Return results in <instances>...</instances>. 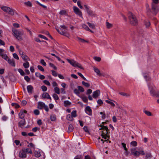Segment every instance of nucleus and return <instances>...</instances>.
Instances as JSON below:
<instances>
[{
	"mask_svg": "<svg viewBox=\"0 0 159 159\" xmlns=\"http://www.w3.org/2000/svg\"><path fill=\"white\" fill-rule=\"evenodd\" d=\"M38 69L42 71H44V70L43 69V67L41 66H40V65H38Z\"/></svg>",
	"mask_w": 159,
	"mask_h": 159,
	"instance_id": "nucleus-56",
	"label": "nucleus"
},
{
	"mask_svg": "<svg viewBox=\"0 0 159 159\" xmlns=\"http://www.w3.org/2000/svg\"><path fill=\"white\" fill-rule=\"evenodd\" d=\"M25 4L26 5L30 7H32V3H31V2L30 1H28L27 2H25Z\"/></svg>",
	"mask_w": 159,
	"mask_h": 159,
	"instance_id": "nucleus-47",
	"label": "nucleus"
},
{
	"mask_svg": "<svg viewBox=\"0 0 159 159\" xmlns=\"http://www.w3.org/2000/svg\"><path fill=\"white\" fill-rule=\"evenodd\" d=\"M12 106H14L16 108H18L20 107V105L18 104L15 103H12L11 104Z\"/></svg>",
	"mask_w": 159,
	"mask_h": 159,
	"instance_id": "nucleus-34",
	"label": "nucleus"
},
{
	"mask_svg": "<svg viewBox=\"0 0 159 159\" xmlns=\"http://www.w3.org/2000/svg\"><path fill=\"white\" fill-rule=\"evenodd\" d=\"M39 37L40 38L44 39L46 40H48V38L46 37L42 34L39 35Z\"/></svg>",
	"mask_w": 159,
	"mask_h": 159,
	"instance_id": "nucleus-57",
	"label": "nucleus"
},
{
	"mask_svg": "<svg viewBox=\"0 0 159 159\" xmlns=\"http://www.w3.org/2000/svg\"><path fill=\"white\" fill-rule=\"evenodd\" d=\"M24 79L28 82H29L30 80V78L28 76H25Z\"/></svg>",
	"mask_w": 159,
	"mask_h": 159,
	"instance_id": "nucleus-50",
	"label": "nucleus"
},
{
	"mask_svg": "<svg viewBox=\"0 0 159 159\" xmlns=\"http://www.w3.org/2000/svg\"><path fill=\"white\" fill-rule=\"evenodd\" d=\"M82 27L83 28H84V29H85V30H86L87 31L89 30V28L88 27L87 25H86L85 24H82Z\"/></svg>",
	"mask_w": 159,
	"mask_h": 159,
	"instance_id": "nucleus-46",
	"label": "nucleus"
},
{
	"mask_svg": "<svg viewBox=\"0 0 159 159\" xmlns=\"http://www.w3.org/2000/svg\"><path fill=\"white\" fill-rule=\"evenodd\" d=\"M18 72L20 73L21 75L22 76L24 75L25 74V73L24 71L23 70L21 69H19L18 70Z\"/></svg>",
	"mask_w": 159,
	"mask_h": 159,
	"instance_id": "nucleus-40",
	"label": "nucleus"
},
{
	"mask_svg": "<svg viewBox=\"0 0 159 159\" xmlns=\"http://www.w3.org/2000/svg\"><path fill=\"white\" fill-rule=\"evenodd\" d=\"M85 112L88 115L91 116L92 114V110L90 107L89 106L86 107L85 109Z\"/></svg>",
	"mask_w": 159,
	"mask_h": 159,
	"instance_id": "nucleus-13",
	"label": "nucleus"
},
{
	"mask_svg": "<svg viewBox=\"0 0 159 159\" xmlns=\"http://www.w3.org/2000/svg\"><path fill=\"white\" fill-rule=\"evenodd\" d=\"M34 113L35 115H38L39 114V111L38 110L35 109L34 111Z\"/></svg>",
	"mask_w": 159,
	"mask_h": 159,
	"instance_id": "nucleus-61",
	"label": "nucleus"
},
{
	"mask_svg": "<svg viewBox=\"0 0 159 159\" xmlns=\"http://www.w3.org/2000/svg\"><path fill=\"white\" fill-rule=\"evenodd\" d=\"M50 119L52 121H54L56 120V117L55 115H52L50 116Z\"/></svg>",
	"mask_w": 159,
	"mask_h": 159,
	"instance_id": "nucleus-45",
	"label": "nucleus"
},
{
	"mask_svg": "<svg viewBox=\"0 0 159 159\" xmlns=\"http://www.w3.org/2000/svg\"><path fill=\"white\" fill-rule=\"evenodd\" d=\"M33 89L34 88L31 85H28L27 87V89L28 92L30 94L32 93Z\"/></svg>",
	"mask_w": 159,
	"mask_h": 159,
	"instance_id": "nucleus-17",
	"label": "nucleus"
},
{
	"mask_svg": "<svg viewBox=\"0 0 159 159\" xmlns=\"http://www.w3.org/2000/svg\"><path fill=\"white\" fill-rule=\"evenodd\" d=\"M130 144L131 145L135 147L137 145V143L135 141H133L130 143Z\"/></svg>",
	"mask_w": 159,
	"mask_h": 159,
	"instance_id": "nucleus-49",
	"label": "nucleus"
},
{
	"mask_svg": "<svg viewBox=\"0 0 159 159\" xmlns=\"http://www.w3.org/2000/svg\"><path fill=\"white\" fill-rule=\"evenodd\" d=\"M129 19L130 23L133 25H136L138 23V20L134 15L131 12L128 14Z\"/></svg>",
	"mask_w": 159,
	"mask_h": 159,
	"instance_id": "nucleus-3",
	"label": "nucleus"
},
{
	"mask_svg": "<svg viewBox=\"0 0 159 159\" xmlns=\"http://www.w3.org/2000/svg\"><path fill=\"white\" fill-rule=\"evenodd\" d=\"M77 39H78V41H80V42H82V43H84V42H88V41H86L84 39H82L80 38L79 37H77Z\"/></svg>",
	"mask_w": 159,
	"mask_h": 159,
	"instance_id": "nucleus-36",
	"label": "nucleus"
},
{
	"mask_svg": "<svg viewBox=\"0 0 159 159\" xmlns=\"http://www.w3.org/2000/svg\"><path fill=\"white\" fill-rule=\"evenodd\" d=\"M60 27V30L61 31V34L65 36L69 37L70 35L67 32V27L64 25H61Z\"/></svg>",
	"mask_w": 159,
	"mask_h": 159,
	"instance_id": "nucleus-5",
	"label": "nucleus"
},
{
	"mask_svg": "<svg viewBox=\"0 0 159 159\" xmlns=\"http://www.w3.org/2000/svg\"><path fill=\"white\" fill-rule=\"evenodd\" d=\"M77 88L80 92H83L84 91V89L82 86H78Z\"/></svg>",
	"mask_w": 159,
	"mask_h": 159,
	"instance_id": "nucleus-35",
	"label": "nucleus"
},
{
	"mask_svg": "<svg viewBox=\"0 0 159 159\" xmlns=\"http://www.w3.org/2000/svg\"><path fill=\"white\" fill-rule=\"evenodd\" d=\"M22 59L24 61H27L30 60V58L28 57L24 53L23 55L21 56Z\"/></svg>",
	"mask_w": 159,
	"mask_h": 159,
	"instance_id": "nucleus-24",
	"label": "nucleus"
},
{
	"mask_svg": "<svg viewBox=\"0 0 159 159\" xmlns=\"http://www.w3.org/2000/svg\"><path fill=\"white\" fill-rule=\"evenodd\" d=\"M12 32L13 35L18 40L20 41L22 40V36L23 34L22 31H19L16 29H13Z\"/></svg>",
	"mask_w": 159,
	"mask_h": 159,
	"instance_id": "nucleus-2",
	"label": "nucleus"
},
{
	"mask_svg": "<svg viewBox=\"0 0 159 159\" xmlns=\"http://www.w3.org/2000/svg\"><path fill=\"white\" fill-rule=\"evenodd\" d=\"M13 56L14 58L16 59L17 60H18L19 59V57L17 55L16 53H13Z\"/></svg>",
	"mask_w": 159,
	"mask_h": 159,
	"instance_id": "nucleus-53",
	"label": "nucleus"
},
{
	"mask_svg": "<svg viewBox=\"0 0 159 159\" xmlns=\"http://www.w3.org/2000/svg\"><path fill=\"white\" fill-rule=\"evenodd\" d=\"M101 128H100L99 129L103 130H105V132L104 133V134H109L110 133L109 132V130L108 129V128L107 126H104L103 125H101Z\"/></svg>",
	"mask_w": 159,
	"mask_h": 159,
	"instance_id": "nucleus-14",
	"label": "nucleus"
},
{
	"mask_svg": "<svg viewBox=\"0 0 159 159\" xmlns=\"http://www.w3.org/2000/svg\"><path fill=\"white\" fill-rule=\"evenodd\" d=\"M43 83L46 85L50 86V84L49 82L47 80H44L43 81Z\"/></svg>",
	"mask_w": 159,
	"mask_h": 159,
	"instance_id": "nucleus-63",
	"label": "nucleus"
},
{
	"mask_svg": "<svg viewBox=\"0 0 159 159\" xmlns=\"http://www.w3.org/2000/svg\"><path fill=\"white\" fill-rule=\"evenodd\" d=\"M40 63L43 66H46V64L43 59H41L40 61Z\"/></svg>",
	"mask_w": 159,
	"mask_h": 159,
	"instance_id": "nucleus-62",
	"label": "nucleus"
},
{
	"mask_svg": "<svg viewBox=\"0 0 159 159\" xmlns=\"http://www.w3.org/2000/svg\"><path fill=\"white\" fill-rule=\"evenodd\" d=\"M106 102L110 104L111 106L113 107H115V105L112 102L108 100H106Z\"/></svg>",
	"mask_w": 159,
	"mask_h": 159,
	"instance_id": "nucleus-48",
	"label": "nucleus"
},
{
	"mask_svg": "<svg viewBox=\"0 0 159 159\" xmlns=\"http://www.w3.org/2000/svg\"><path fill=\"white\" fill-rule=\"evenodd\" d=\"M148 85L150 94L152 96H155L159 98V92L157 93H156V88L153 85V84H149ZM157 102L159 104V99L157 100Z\"/></svg>",
	"mask_w": 159,
	"mask_h": 159,
	"instance_id": "nucleus-1",
	"label": "nucleus"
},
{
	"mask_svg": "<svg viewBox=\"0 0 159 159\" xmlns=\"http://www.w3.org/2000/svg\"><path fill=\"white\" fill-rule=\"evenodd\" d=\"M1 8L2 10L4 11V12L7 13L8 10L10 9V7H7L6 6H3L1 7Z\"/></svg>",
	"mask_w": 159,
	"mask_h": 159,
	"instance_id": "nucleus-23",
	"label": "nucleus"
},
{
	"mask_svg": "<svg viewBox=\"0 0 159 159\" xmlns=\"http://www.w3.org/2000/svg\"><path fill=\"white\" fill-rule=\"evenodd\" d=\"M52 97L54 98V99L56 100H58L59 99V98L58 96L55 93H54L53 94Z\"/></svg>",
	"mask_w": 159,
	"mask_h": 159,
	"instance_id": "nucleus-44",
	"label": "nucleus"
},
{
	"mask_svg": "<svg viewBox=\"0 0 159 159\" xmlns=\"http://www.w3.org/2000/svg\"><path fill=\"white\" fill-rule=\"evenodd\" d=\"M54 89L55 93L58 94H60V89L58 87H55Z\"/></svg>",
	"mask_w": 159,
	"mask_h": 159,
	"instance_id": "nucleus-39",
	"label": "nucleus"
},
{
	"mask_svg": "<svg viewBox=\"0 0 159 159\" xmlns=\"http://www.w3.org/2000/svg\"><path fill=\"white\" fill-rule=\"evenodd\" d=\"M49 65L50 67H52L55 70H57V67L55 66L53 64L50 63H49Z\"/></svg>",
	"mask_w": 159,
	"mask_h": 159,
	"instance_id": "nucleus-52",
	"label": "nucleus"
},
{
	"mask_svg": "<svg viewBox=\"0 0 159 159\" xmlns=\"http://www.w3.org/2000/svg\"><path fill=\"white\" fill-rule=\"evenodd\" d=\"M83 157L82 155H78L75 157L74 159H82Z\"/></svg>",
	"mask_w": 159,
	"mask_h": 159,
	"instance_id": "nucleus-54",
	"label": "nucleus"
},
{
	"mask_svg": "<svg viewBox=\"0 0 159 159\" xmlns=\"http://www.w3.org/2000/svg\"><path fill=\"white\" fill-rule=\"evenodd\" d=\"M77 4L78 6L81 9L83 8V7L81 5V2L80 1L77 2Z\"/></svg>",
	"mask_w": 159,
	"mask_h": 159,
	"instance_id": "nucleus-59",
	"label": "nucleus"
},
{
	"mask_svg": "<svg viewBox=\"0 0 159 159\" xmlns=\"http://www.w3.org/2000/svg\"><path fill=\"white\" fill-rule=\"evenodd\" d=\"M1 56L2 57L5 59L6 61L11 66H15V63L13 59H11L10 58L8 57L7 55L6 54H3L1 55Z\"/></svg>",
	"mask_w": 159,
	"mask_h": 159,
	"instance_id": "nucleus-4",
	"label": "nucleus"
},
{
	"mask_svg": "<svg viewBox=\"0 0 159 159\" xmlns=\"http://www.w3.org/2000/svg\"><path fill=\"white\" fill-rule=\"evenodd\" d=\"M41 88L43 91H46L47 90V87L44 85L42 86L41 87Z\"/></svg>",
	"mask_w": 159,
	"mask_h": 159,
	"instance_id": "nucleus-58",
	"label": "nucleus"
},
{
	"mask_svg": "<svg viewBox=\"0 0 159 159\" xmlns=\"http://www.w3.org/2000/svg\"><path fill=\"white\" fill-rule=\"evenodd\" d=\"M146 158H151L152 157V155L150 153H147L146 154Z\"/></svg>",
	"mask_w": 159,
	"mask_h": 159,
	"instance_id": "nucleus-51",
	"label": "nucleus"
},
{
	"mask_svg": "<svg viewBox=\"0 0 159 159\" xmlns=\"http://www.w3.org/2000/svg\"><path fill=\"white\" fill-rule=\"evenodd\" d=\"M23 66L25 68H28L30 66V64L28 62L26 61L25 63H23Z\"/></svg>",
	"mask_w": 159,
	"mask_h": 159,
	"instance_id": "nucleus-31",
	"label": "nucleus"
},
{
	"mask_svg": "<svg viewBox=\"0 0 159 159\" xmlns=\"http://www.w3.org/2000/svg\"><path fill=\"white\" fill-rule=\"evenodd\" d=\"M83 101L85 103H87L88 102V99L87 97L84 96H82L81 97Z\"/></svg>",
	"mask_w": 159,
	"mask_h": 159,
	"instance_id": "nucleus-29",
	"label": "nucleus"
},
{
	"mask_svg": "<svg viewBox=\"0 0 159 159\" xmlns=\"http://www.w3.org/2000/svg\"><path fill=\"white\" fill-rule=\"evenodd\" d=\"M104 132L103 131L102 132V133L101 135L102 138L104 139H107V138L109 139L110 138V136L109 135H107L108 134H104Z\"/></svg>",
	"mask_w": 159,
	"mask_h": 159,
	"instance_id": "nucleus-21",
	"label": "nucleus"
},
{
	"mask_svg": "<svg viewBox=\"0 0 159 159\" xmlns=\"http://www.w3.org/2000/svg\"><path fill=\"white\" fill-rule=\"evenodd\" d=\"M15 11L10 8V9L8 10L7 13L11 16H13L14 14V12Z\"/></svg>",
	"mask_w": 159,
	"mask_h": 159,
	"instance_id": "nucleus-26",
	"label": "nucleus"
},
{
	"mask_svg": "<svg viewBox=\"0 0 159 159\" xmlns=\"http://www.w3.org/2000/svg\"><path fill=\"white\" fill-rule=\"evenodd\" d=\"M143 76L146 81H149L150 79V77L148 74L143 73Z\"/></svg>",
	"mask_w": 159,
	"mask_h": 159,
	"instance_id": "nucleus-27",
	"label": "nucleus"
},
{
	"mask_svg": "<svg viewBox=\"0 0 159 159\" xmlns=\"http://www.w3.org/2000/svg\"><path fill=\"white\" fill-rule=\"evenodd\" d=\"M34 154L35 156L36 157H39L41 156V154H40V152L39 151H35L34 152Z\"/></svg>",
	"mask_w": 159,
	"mask_h": 159,
	"instance_id": "nucleus-25",
	"label": "nucleus"
},
{
	"mask_svg": "<svg viewBox=\"0 0 159 159\" xmlns=\"http://www.w3.org/2000/svg\"><path fill=\"white\" fill-rule=\"evenodd\" d=\"M71 115L73 117H76L77 116L76 111L74 110L72 111L71 113Z\"/></svg>",
	"mask_w": 159,
	"mask_h": 159,
	"instance_id": "nucleus-33",
	"label": "nucleus"
},
{
	"mask_svg": "<svg viewBox=\"0 0 159 159\" xmlns=\"http://www.w3.org/2000/svg\"><path fill=\"white\" fill-rule=\"evenodd\" d=\"M144 113L148 116H152V114L151 113L148 111H144Z\"/></svg>",
	"mask_w": 159,
	"mask_h": 159,
	"instance_id": "nucleus-37",
	"label": "nucleus"
},
{
	"mask_svg": "<svg viewBox=\"0 0 159 159\" xmlns=\"http://www.w3.org/2000/svg\"><path fill=\"white\" fill-rule=\"evenodd\" d=\"M21 119L19 123V125L21 128H22L26 124V122L25 119Z\"/></svg>",
	"mask_w": 159,
	"mask_h": 159,
	"instance_id": "nucleus-16",
	"label": "nucleus"
},
{
	"mask_svg": "<svg viewBox=\"0 0 159 159\" xmlns=\"http://www.w3.org/2000/svg\"><path fill=\"white\" fill-rule=\"evenodd\" d=\"M74 129V127L72 124L69 125L68 127V132H70L72 131Z\"/></svg>",
	"mask_w": 159,
	"mask_h": 159,
	"instance_id": "nucleus-32",
	"label": "nucleus"
},
{
	"mask_svg": "<svg viewBox=\"0 0 159 159\" xmlns=\"http://www.w3.org/2000/svg\"><path fill=\"white\" fill-rule=\"evenodd\" d=\"M87 24L91 28H92L93 29H95V26L94 24L90 23L89 22H88Z\"/></svg>",
	"mask_w": 159,
	"mask_h": 159,
	"instance_id": "nucleus-42",
	"label": "nucleus"
},
{
	"mask_svg": "<svg viewBox=\"0 0 159 159\" xmlns=\"http://www.w3.org/2000/svg\"><path fill=\"white\" fill-rule=\"evenodd\" d=\"M84 7H85L88 14L89 16L94 17L95 16V14L93 11L89 9V6L87 5H84Z\"/></svg>",
	"mask_w": 159,
	"mask_h": 159,
	"instance_id": "nucleus-7",
	"label": "nucleus"
},
{
	"mask_svg": "<svg viewBox=\"0 0 159 159\" xmlns=\"http://www.w3.org/2000/svg\"><path fill=\"white\" fill-rule=\"evenodd\" d=\"M119 94L120 95L123 96H125L126 98H128L130 97V95L124 92H120Z\"/></svg>",
	"mask_w": 159,
	"mask_h": 159,
	"instance_id": "nucleus-28",
	"label": "nucleus"
},
{
	"mask_svg": "<svg viewBox=\"0 0 159 159\" xmlns=\"http://www.w3.org/2000/svg\"><path fill=\"white\" fill-rule=\"evenodd\" d=\"M27 111L26 110H21L18 114L19 117L21 119H24L25 114H26Z\"/></svg>",
	"mask_w": 159,
	"mask_h": 159,
	"instance_id": "nucleus-12",
	"label": "nucleus"
},
{
	"mask_svg": "<svg viewBox=\"0 0 159 159\" xmlns=\"http://www.w3.org/2000/svg\"><path fill=\"white\" fill-rule=\"evenodd\" d=\"M45 105V103L43 102H38V107L39 109H42Z\"/></svg>",
	"mask_w": 159,
	"mask_h": 159,
	"instance_id": "nucleus-19",
	"label": "nucleus"
},
{
	"mask_svg": "<svg viewBox=\"0 0 159 159\" xmlns=\"http://www.w3.org/2000/svg\"><path fill=\"white\" fill-rule=\"evenodd\" d=\"M73 9L74 12L76 14L79 16L80 17L83 18L82 12L77 7L74 6L73 7Z\"/></svg>",
	"mask_w": 159,
	"mask_h": 159,
	"instance_id": "nucleus-8",
	"label": "nucleus"
},
{
	"mask_svg": "<svg viewBox=\"0 0 159 159\" xmlns=\"http://www.w3.org/2000/svg\"><path fill=\"white\" fill-rule=\"evenodd\" d=\"M106 25L107 28L108 29H109L112 27V25L108 22H106Z\"/></svg>",
	"mask_w": 159,
	"mask_h": 159,
	"instance_id": "nucleus-60",
	"label": "nucleus"
},
{
	"mask_svg": "<svg viewBox=\"0 0 159 159\" xmlns=\"http://www.w3.org/2000/svg\"><path fill=\"white\" fill-rule=\"evenodd\" d=\"M100 91L99 90H97L93 92V97L94 98H97L100 95Z\"/></svg>",
	"mask_w": 159,
	"mask_h": 159,
	"instance_id": "nucleus-15",
	"label": "nucleus"
},
{
	"mask_svg": "<svg viewBox=\"0 0 159 159\" xmlns=\"http://www.w3.org/2000/svg\"><path fill=\"white\" fill-rule=\"evenodd\" d=\"M66 60L73 66L77 67L80 69H83V68L82 67L81 65L76 61L72 60H70L68 59H67Z\"/></svg>",
	"mask_w": 159,
	"mask_h": 159,
	"instance_id": "nucleus-6",
	"label": "nucleus"
},
{
	"mask_svg": "<svg viewBox=\"0 0 159 159\" xmlns=\"http://www.w3.org/2000/svg\"><path fill=\"white\" fill-rule=\"evenodd\" d=\"M152 10L155 14H156L159 11V9L157 6L153 3L152 4Z\"/></svg>",
	"mask_w": 159,
	"mask_h": 159,
	"instance_id": "nucleus-11",
	"label": "nucleus"
},
{
	"mask_svg": "<svg viewBox=\"0 0 159 159\" xmlns=\"http://www.w3.org/2000/svg\"><path fill=\"white\" fill-rule=\"evenodd\" d=\"M25 152L26 153L27 152L28 153H30L31 154H33V152H32V150L30 148H26V149H25Z\"/></svg>",
	"mask_w": 159,
	"mask_h": 159,
	"instance_id": "nucleus-43",
	"label": "nucleus"
},
{
	"mask_svg": "<svg viewBox=\"0 0 159 159\" xmlns=\"http://www.w3.org/2000/svg\"><path fill=\"white\" fill-rule=\"evenodd\" d=\"M19 157L23 158H25L26 157V153L25 149H22L19 152Z\"/></svg>",
	"mask_w": 159,
	"mask_h": 159,
	"instance_id": "nucleus-10",
	"label": "nucleus"
},
{
	"mask_svg": "<svg viewBox=\"0 0 159 159\" xmlns=\"http://www.w3.org/2000/svg\"><path fill=\"white\" fill-rule=\"evenodd\" d=\"M130 151L131 154L134 156L138 157L139 156V151H137L135 148H131Z\"/></svg>",
	"mask_w": 159,
	"mask_h": 159,
	"instance_id": "nucleus-9",
	"label": "nucleus"
},
{
	"mask_svg": "<svg viewBox=\"0 0 159 159\" xmlns=\"http://www.w3.org/2000/svg\"><path fill=\"white\" fill-rule=\"evenodd\" d=\"M71 103L69 101H65L64 102V106L66 107H69L71 105Z\"/></svg>",
	"mask_w": 159,
	"mask_h": 159,
	"instance_id": "nucleus-22",
	"label": "nucleus"
},
{
	"mask_svg": "<svg viewBox=\"0 0 159 159\" xmlns=\"http://www.w3.org/2000/svg\"><path fill=\"white\" fill-rule=\"evenodd\" d=\"M52 74L53 76H55V77H56L57 76V74L55 71L53 70H52Z\"/></svg>",
	"mask_w": 159,
	"mask_h": 159,
	"instance_id": "nucleus-64",
	"label": "nucleus"
},
{
	"mask_svg": "<svg viewBox=\"0 0 159 159\" xmlns=\"http://www.w3.org/2000/svg\"><path fill=\"white\" fill-rule=\"evenodd\" d=\"M93 70L95 72H96L98 75L99 76H101L102 75V74L100 72V70L97 68L94 67H93Z\"/></svg>",
	"mask_w": 159,
	"mask_h": 159,
	"instance_id": "nucleus-20",
	"label": "nucleus"
},
{
	"mask_svg": "<svg viewBox=\"0 0 159 159\" xmlns=\"http://www.w3.org/2000/svg\"><path fill=\"white\" fill-rule=\"evenodd\" d=\"M42 97L43 98H46L48 99H49L51 100V98L50 97L49 95L48 94V93H43L42 95Z\"/></svg>",
	"mask_w": 159,
	"mask_h": 159,
	"instance_id": "nucleus-18",
	"label": "nucleus"
},
{
	"mask_svg": "<svg viewBox=\"0 0 159 159\" xmlns=\"http://www.w3.org/2000/svg\"><path fill=\"white\" fill-rule=\"evenodd\" d=\"M66 119L70 121H72L73 120L72 116L70 114H68L67 115Z\"/></svg>",
	"mask_w": 159,
	"mask_h": 159,
	"instance_id": "nucleus-30",
	"label": "nucleus"
},
{
	"mask_svg": "<svg viewBox=\"0 0 159 159\" xmlns=\"http://www.w3.org/2000/svg\"><path fill=\"white\" fill-rule=\"evenodd\" d=\"M59 14L61 15H67L66 11L64 10H62L61 11L59 12Z\"/></svg>",
	"mask_w": 159,
	"mask_h": 159,
	"instance_id": "nucleus-38",
	"label": "nucleus"
},
{
	"mask_svg": "<svg viewBox=\"0 0 159 159\" xmlns=\"http://www.w3.org/2000/svg\"><path fill=\"white\" fill-rule=\"evenodd\" d=\"M74 93H75L77 95H79V94L80 93V92H79L78 89H75L74 90Z\"/></svg>",
	"mask_w": 159,
	"mask_h": 159,
	"instance_id": "nucleus-55",
	"label": "nucleus"
},
{
	"mask_svg": "<svg viewBox=\"0 0 159 159\" xmlns=\"http://www.w3.org/2000/svg\"><path fill=\"white\" fill-rule=\"evenodd\" d=\"M82 83L83 85L87 87H89L90 86V84H89L87 83H86L84 81H82Z\"/></svg>",
	"mask_w": 159,
	"mask_h": 159,
	"instance_id": "nucleus-41",
	"label": "nucleus"
}]
</instances>
